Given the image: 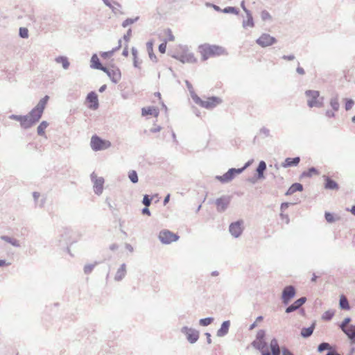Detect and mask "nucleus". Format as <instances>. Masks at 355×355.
<instances>
[{"label": "nucleus", "mask_w": 355, "mask_h": 355, "mask_svg": "<svg viewBox=\"0 0 355 355\" xmlns=\"http://www.w3.org/2000/svg\"><path fill=\"white\" fill-rule=\"evenodd\" d=\"M49 99V96H44L42 99L40 100L36 106L28 113L27 115L28 128L32 127L41 119Z\"/></svg>", "instance_id": "nucleus-1"}, {"label": "nucleus", "mask_w": 355, "mask_h": 355, "mask_svg": "<svg viewBox=\"0 0 355 355\" xmlns=\"http://www.w3.org/2000/svg\"><path fill=\"white\" fill-rule=\"evenodd\" d=\"M199 49L203 60H207L211 56L220 55L225 52L221 46L207 44L200 45Z\"/></svg>", "instance_id": "nucleus-2"}, {"label": "nucleus", "mask_w": 355, "mask_h": 355, "mask_svg": "<svg viewBox=\"0 0 355 355\" xmlns=\"http://www.w3.org/2000/svg\"><path fill=\"white\" fill-rule=\"evenodd\" d=\"M193 101L201 107L209 110L215 107L222 102L221 99L216 96L209 97L207 100L203 101L198 95L193 96Z\"/></svg>", "instance_id": "nucleus-3"}, {"label": "nucleus", "mask_w": 355, "mask_h": 355, "mask_svg": "<svg viewBox=\"0 0 355 355\" xmlns=\"http://www.w3.org/2000/svg\"><path fill=\"white\" fill-rule=\"evenodd\" d=\"M308 97L307 104L310 107H321L323 106V97L320 98V92L315 90H307L305 92Z\"/></svg>", "instance_id": "nucleus-4"}, {"label": "nucleus", "mask_w": 355, "mask_h": 355, "mask_svg": "<svg viewBox=\"0 0 355 355\" xmlns=\"http://www.w3.org/2000/svg\"><path fill=\"white\" fill-rule=\"evenodd\" d=\"M351 322L350 318H346L339 325L340 329L347 336L352 344H355V325L351 324L348 327L347 324Z\"/></svg>", "instance_id": "nucleus-5"}, {"label": "nucleus", "mask_w": 355, "mask_h": 355, "mask_svg": "<svg viewBox=\"0 0 355 355\" xmlns=\"http://www.w3.org/2000/svg\"><path fill=\"white\" fill-rule=\"evenodd\" d=\"M180 331L186 336L187 340L191 344L196 343L199 338V331L195 329L184 326L182 327Z\"/></svg>", "instance_id": "nucleus-6"}, {"label": "nucleus", "mask_w": 355, "mask_h": 355, "mask_svg": "<svg viewBox=\"0 0 355 355\" xmlns=\"http://www.w3.org/2000/svg\"><path fill=\"white\" fill-rule=\"evenodd\" d=\"M242 170L235 168H230L223 175L216 176V179L219 180L221 183H227L232 181L236 175L241 174Z\"/></svg>", "instance_id": "nucleus-7"}, {"label": "nucleus", "mask_w": 355, "mask_h": 355, "mask_svg": "<svg viewBox=\"0 0 355 355\" xmlns=\"http://www.w3.org/2000/svg\"><path fill=\"white\" fill-rule=\"evenodd\" d=\"M91 180L93 183L94 191L96 195H101L103 191L104 178L97 177L96 173L93 172L91 175Z\"/></svg>", "instance_id": "nucleus-8"}, {"label": "nucleus", "mask_w": 355, "mask_h": 355, "mask_svg": "<svg viewBox=\"0 0 355 355\" xmlns=\"http://www.w3.org/2000/svg\"><path fill=\"white\" fill-rule=\"evenodd\" d=\"M296 290L293 286H286L284 288L282 293V300L284 304L287 305L295 297Z\"/></svg>", "instance_id": "nucleus-9"}, {"label": "nucleus", "mask_w": 355, "mask_h": 355, "mask_svg": "<svg viewBox=\"0 0 355 355\" xmlns=\"http://www.w3.org/2000/svg\"><path fill=\"white\" fill-rule=\"evenodd\" d=\"M256 43L260 46L265 48L277 43V39L268 33H263L256 40Z\"/></svg>", "instance_id": "nucleus-10"}, {"label": "nucleus", "mask_w": 355, "mask_h": 355, "mask_svg": "<svg viewBox=\"0 0 355 355\" xmlns=\"http://www.w3.org/2000/svg\"><path fill=\"white\" fill-rule=\"evenodd\" d=\"M231 202V197L230 196L224 195L217 198L215 201L216 209L218 212H224L229 207Z\"/></svg>", "instance_id": "nucleus-11"}, {"label": "nucleus", "mask_w": 355, "mask_h": 355, "mask_svg": "<svg viewBox=\"0 0 355 355\" xmlns=\"http://www.w3.org/2000/svg\"><path fill=\"white\" fill-rule=\"evenodd\" d=\"M179 236L170 232L169 230H162L159 234V239L164 244H169L173 241H176Z\"/></svg>", "instance_id": "nucleus-12"}, {"label": "nucleus", "mask_w": 355, "mask_h": 355, "mask_svg": "<svg viewBox=\"0 0 355 355\" xmlns=\"http://www.w3.org/2000/svg\"><path fill=\"white\" fill-rule=\"evenodd\" d=\"M243 221L242 220L233 222L230 225L229 232L234 238L239 237L243 231Z\"/></svg>", "instance_id": "nucleus-13"}, {"label": "nucleus", "mask_w": 355, "mask_h": 355, "mask_svg": "<svg viewBox=\"0 0 355 355\" xmlns=\"http://www.w3.org/2000/svg\"><path fill=\"white\" fill-rule=\"evenodd\" d=\"M104 139H101L97 135H93L91 138L90 145L91 148L94 151H99L103 150V144Z\"/></svg>", "instance_id": "nucleus-14"}, {"label": "nucleus", "mask_w": 355, "mask_h": 355, "mask_svg": "<svg viewBox=\"0 0 355 355\" xmlns=\"http://www.w3.org/2000/svg\"><path fill=\"white\" fill-rule=\"evenodd\" d=\"M306 297H302L299 298L286 309V313H290L299 309L306 302Z\"/></svg>", "instance_id": "nucleus-15"}, {"label": "nucleus", "mask_w": 355, "mask_h": 355, "mask_svg": "<svg viewBox=\"0 0 355 355\" xmlns=\"http://www.w3.org/2000/svg\"><path fill=\"white\" fill-rule=\"evenodd\" d=\"M173 57L182 63H193L196 60L193 54L190 52H185L180 55H173Z\"/></svg>", "instance_id": "nucleus-16"}, {"label": "nucleus", "mask_w": 355, "mask_h": 355, "mask_svg": "<svg viewBox=\"0 0 355 355\" xmlns=\"http://www.w3.org/2000/svg\"><path fill=\"white\" fill-rule=\"evenodd\" d=\"M87 101L91 103L89 107L92 110H96L98 107V96L94 92H89L86 98Z\"/></svg>", "instance_id": "nucleus-17"}, {"label": "nucleus", "mask_w": 355, "mask_h": 355, "mask_svg": "<svg viewBox=\"0 0 355 355\" xmlns=\"http://www.w3.org/2000/svg\"><path fill=\"white\" fill-rule=\"evenodd\" d=\"M9 119L19 121L21 128L24 129H28L27 115L11 114L9 116Z\"/></svg>", "instance_id": "nucleus-18"}, {"label": "nucleus", "mask_w": 355, "mask_h": 355, "mask_svg": "<svg viewBox=\"0 0 355 355\" xmlns=\"http://www.w3.org/2000/svg\"><path fill=\"white\" fill-rule=\"evenodd\" d=\"M230 324L231 323H230V320L224 321L222 323V324L220 326V328L217 331L216 336L218 337H224V336H225L228 334V332H229Z\"/></svg>", "instance_id": "nucleus-19"}, {"label": "nucleus", "mask_w": 355, "mask_h": 355, "mask_svg": "<svg viewBox=\"0 0 355 355\" xmlns=\"http://www.w3.org/2000/svg\"><path fill=\"white\" fill-rule=\"evenodd\" d=\"M108 77L110 78L112 83H118L121 78V71L119 68L113 67L110 72Z\"/></svg>", "instance_id": "nucleus-20"}, {"label": "nucleus", "mask_w": 355, "mask_h": 355, "mask_svg": "<svg viewBox=\"0 0 355 355\" xmlns=\"http://www.w3.org/2000/svg\"><path fill=\"white\" fill-rule=\"evenodd\" d=\"M244 11L246 13L247 19H244L242 23V26L244 28L247 27H254V23L253 20L252 15L249 10H248L246 8H244Z\"/></svg>", "instance_id": "nucleus-21"}, {"label": "nucleus", "mask_w": 355, "mask_h": 355, "mask_svg": "<svg viewBox=\"0 0 355 355\" xmlns=\"http://www.w3.org/2000/svg\"><path fill=\"white\" fill-rule=\"evenodd\" d=\"M325 180L324 188L329 190H337L339 188L338 184L328 176L324 175Z\"/></svg>", "instance_id": "nucleus-22"}, {"label": "nucleus", "mask_w": 355, "mask_h": 355, "mask_svg": "<svg viewBox=\"0 0 355 355\" xmlns=\"http://www.w3.org/2000/svg\"><path fill=\"white\" fill-rule=\"evenodd\" d=\"M300 162V157H293V158L288 157L282 164V166L284 168H287V167H291V166H296L298 165Z\"/></svg>", "instance_id": "nucleus-23"}, {"label": "nucleus", "mask_w": 355, "mask_h": 355, "mask_svg": "<svg viewBox=\"0 0 355 355\" xmlns=\"http://www.w3.org/2000/svg\"><path fill=\"white\" fill-rule=\"evenodd\" d=\"M266 163L263 160L260 161L257 168H256L257 179L265 178L264 172L266 170Z\"/></svg>", "instance_id": "nucleus-24"}, {"label": "nucleus", "mask_w": 355, "mask_h": 355, "mask_svg": "<svg viewBox=\"0 0 355 355\" xmlns=\"http://www.w3.org/2000/svg\"><path fill=\"white\" fill-rule=\"evenodd\" d=\"M126 275V265L125 263H123L121 265L119 268L117 270L114 279L115 281L119 282L123 279V278Z\"/></svg>", "instance_id": "nucleus-25"}, {"label": "nucleus", "mask_w": 355, "mask_h": 355, "mask_svg": "<svg viewBox=\"0 0 355 355\" xmlns=\"http://www.w3.org/2000/svg\"><path fill=\"white\" fill-rule=\"evenodd\" d=\"M0 239L8 243H10V245H12V246H14L15 248L20 247L19 241L15 238L10 237V236H8L6 235H3V236H0Z\"/></svg>", "instance_id": "nucleus-26"}, {"label": "nucleus", "mask_w": 355, "mask_h": 355, "mask_svg": "<svg viewBox=\"0 0 355 355\" xmlns=\"http://www.w3.org/2000/svg\"><path fill=\"white\" fill-rule=\"evenodd\" d=\"M303 190V185L300 183L293 184L287 190L285 195L290 196L296 191H302Z\"/></svg>", "instance_id": "nucleus-27"}, {"label": "nucleus", "mask_w": 355, "mask_h": 355, "mask_svg": "<svg viewBox=\"0 0 355 355\" xmlns=\"http://www.w3.org/2000/svg\"><path fill=\"white\" fill-rule=\"evenodd\" d=\"M315 329V323H313L309 327H304L301 330V336L304 338H307L310 337Z\"/></svg>", "instance_id": "nucleus-28"}, {"label": "nucleus", "mask_w": 355, "mask_h": 355, "mask_svg": "<svg viewBox=\"0 0 355 355\" xmlns=\"http://www.w3.org/2000/svg\"><path fill=\"white\" fill-rule=\"evenodd\" d=\"M141 113L143 116L154 115L155 116H157L159 114V111L154 107H148L142 108Z\"/></svg>", "instance_id": "nucleus-29"}, {"label": "nucleus", "mask_w": 355, "mask_h": 355, "mask_svg": "<svg viewBox=\"0 0 355 355\" xmlns=\"http://www.w3.org/2000/svg\"><path fill=\"white\" fill-rule=\"evenodd\" d=\"M55 61L61 64L64 69H68L70 65L68 58L66 56H58L55 58Z\"/></svg>", "instance_id": "nucleus-30"}, {"label": "nucleus", "mask_w": 355, "mask_h": 355, "mask_svg": "<svg viewBox=\"0 0 355 355\" xmlns=\"http://www.w3.org/2000/svg\"><path fill=\"white\" fill-rule=\"evenodd\" d=\"M147 51L149 55L150 59L154 62H157V59L156 55L153 53V42L152 41H149L146 44Z\"/></svg>", "instance_id": "nucleus-31"}, {"label": "nucleus", "mask_w": 355, "mask_h": 355, "mask_svg": "<svg viewBox=\"0 0 355 355\" xmlns=\"http://www.w3.org/2000/svg\"><path fill=\"white\" fill-rule=\"evenodd\" d=\"M252 345L261 352L265 351L264 349L267 347V343L265 340H254L252 343Z\"/></svg>", "instance_id": "nucleus-32"}, {"label": "nucleus", "mask_w": 355, "mask_h": 355, "mask_svg": "<svg viewBox=\"0 0 355 355\" xmlns=\"http://www.w3.org/2000/svg\"><path fill=\"white\" fill-rule=\"evenodd\" d=\"M90 67L93 69H98L102 67V64L100 62L99 58L96 54H94L91 58V65Z\"/></svg>", "instance_id": "nucleus-33"}, {"label": "nucleus", "mask_w": 355, "mask_h": 355, "mask_svg": "<svg viewBox=\"0 0 355 355\" xmlns=\"http://www.w3.org/2000/svg\"><path fill=\"white\" fill-rule=\"evenodd\" d=\"M329 104L334 112L338 111L339 107H340V104L338 102V94H336L334 96H332L331 98Z\"/></svg>", "instance_id": "nucleus-34"}, {"label": "nucleus", "mask_w": 355, "mask_h": 355, "mask_svg": "<svg viewBox=\"0 0 355 355\" xmlns=\"http://www.w3.org/2000/svg\"><path fill=\"white\" fill-rule=\"evenodd\" d=\"M121 40H119L118 46L114 48L111 51L101 53V56L105 59L111 57L115 51H116L117 50H119L121 48Z\"/></svg>", "instance_id": "nucleus-35"}, {"label": "nucleus", "mask_w": 355, "mask_h": 355, "mask_svg": "<svg viewBox=\"0 0 355 355\" xmlns=\"http://www.w3.org/2000/svg\"><path fill=\"white\" fill-rule=\"evenodd\" d=\"M339 305L340 309L343 310H349L350 309V306L347 297L344 295H341L339 301Z\"/></svg>", "instance_id": "nucleus-36"}, {"label": "nucleus", "mask_w": 355, "mask_h": 355, "mask_svg": "<svg viewBox=\"0 0 355 355\" xmlns=\"http://www.w3.org/2000/svg\"><path fill=\"white\" fill-rule=\"evenodd\" d=\"M325 350H328V352H329L330 350H335V349L331 347V346L329 345V343H325V342L320 343L318 346V352L321 353Z\"/></svg>", "instance_id": "nucleus-37"}, {"label": "nucleus", "mask_w": 355, "mask_h": 355, "mask_svg": "<svg viewBox=\"0 0 355 355\" xmlns=\"http://www.w3.org/2000/svg\"><path fill=\"white\" fill-rule=\"evenodd\" d=\"M48 125L49 123L46 121H42L37 128V134L40 136L44 135V130L47 128Z\"/></svg>", "instance_id": "nucleus-38"}, {"label": "nucleus", "mask_w": 355, "mask_h": 355, "mask_svg": "<svg viewBox=\"0 0 355 355\" xmlns=\"http://www.w3.org/2000/svg\"><path fill=\"white\" fill-rule=\"evenodd\" d=\"M128 178L132 183H134V184L137 183L139 181V179H138V175H137V171L135 170L130 171L128 172Z\"/></svg>", "instance_id": "nucleus-39"}, {"label": "nucleus", "mask_w": 355, "mask_h": 355, "mask_svg": "<svg viewBox=\"0 0 355 355\" xmlns=\"http://www.w3.org/2000/svg\"><path fill=\"white\" fill-rule=\"evenodd\" d=\"M214 321V318L212 317H207L205 318H202L199 320L200 325L202 327H207L211 324Z\"/></svg>", "instance_id": "nucleus-40"}, {"label": "nucleus", "mask_w": 355, "mask_h": 355, "mask_svg": "<svg viewBox=\"0 0 355 355\" xmlns=\"http://www.w3.org/2000/svg\"><path fill=\"white\" fill-rule=\"evenodd\" d=\"M270 352L281 350L278 341L276 338H272L270 343Z\"/></svg>", "instance_id": "nucleus-41"}, {"label": "nucleus", "mask_w": 355, "mask_h": 355, "mask_svg": "<svg viewBox=\"0 0 355 355\" xmlns=\"http://www.w3.org/2000/svg\"><path fill=\"white\" fill-rule=\"evenodd\" d=\"M319 173L315 167H311L307 171H304L302 174V176L311 177L313 175H318Z\"/></svg>", "instance_id": "nucleus-42"}, {"label": "nucleus", "mask_w": 355, "mask_h": 355, "mask_svg": "<svg viewBox=\"0 0 355 355\" xmlns=\"http://www.w3.org/2000/svg\"><path fill=\"white\" fill-rule=\"evenodd\" d=\"M334 315V311H333L331 310H328L322 314V318L324 320L329 321L332 319Z\"/></svg>", "instance_id": "nucleus-43"}, {"label": "nucleus", "mask_w": 355, "mask_h": 355, "mask_svg": "<svg viewBox=\"0 0 355 355\" xmlns=\"http://www.w3.org/2000/svg\"><path fill=\"white\" fill-rule=\"evenodd\" d=\"M97 264L96 262H95L94 263H91V264H86L85 266H84V268H83V270H84V273L86 274V275H89L90 274L92 270H94V267L96 266V265Z\"/></svg>", "instance_id": "nucleus-44"}, {"label": "nucleus", "mask_w": 355, "mask_h": 355, "mask_svg": "<svg viewBox=\"0 0 355 355\" xmlns=\"http://www.w3.org/2000/svg\"><path fill=\"white\" fill-rule=\"evenodd\" d=\"M139 19V17H137L135 18H128L126 19L125 20H124L122 23V26L123 28H125L127 27L129 25H131L132 24H134L135 22H136L137 21H138Z\"/></svg>", "instance_id": "nucleus-45"}, {"label": "nucleus", "mask_w": 355, "mask_h": 355, "mask_svg": "<svg viewBox=\"0 0 355 355\" xmlns=\"http://www.w3.org/2000/svg\"><path fill=\"white\" fill-rule=\"evenodd\" d=\"M19 35L20 37L26 39L28 37V30L25 27H21L19 30Z\"/></svg>", "instance_id": "nucleus-46"}, {"label": "nucleus", "mask_w": 355, "mask_h": 355, "mask_svg": "<svg viewBox=\"0 0 355 355\" xmlns=\"http://www.w3.org/2000/svg\"><path fill=\"white\" fill-rule=\"evenodd\" d=\"M345 108L347 111L350 110L354 105V101L352 98H345Z\"/></svg>", "instance_id": "nucleus-47"}, {"label": "nucleus", "mask_w": 355, "mask_h": 355, "mask_svg": "<svg viewBox=\"0 0 355 355\" xmlns=\"http://www.w3.org/2000/svg\"><path fill=\"white\" fill-rule=\"evenodd\" d=\"M222 12L224 13H232L237 15L239 13V10L235 7L228 6L223 9Z\"/></svg>", "instance_id": "nucleus-48"}, {"label": "nucleus", "mask_w": 355, "mask_h": 355, "mask_svg": "<svg viewBox=\"0 0 355 355\" xmlns=\"http://www.w3.org/2000/svg\"><path fill=\"white\" fill-rule=\"evenodd\" d=\"M261 18L263 21H268L272 20V16L266 10H262L261 12Z\"/></svg>", "instance_id": "nucleus-49"}, {"label": "nucleus", "mask_w": 355, "mask_h": 355, "mask_svg": "<svg viewBox=\"0 0 355 355\" xmlns=\"http://www.w3.org/2000/svg\"><path fill=\"white\" fill-rule=\"evenodd\" d=\"M266 336V331L263 329H260L257 331L256 335L255 340H265L264 338Z\"/></svg>", "instance_id": "nucleus-50"}, {"label": "nucleus", "mask_w": 355, "mask_h": 355, "mask_svg": "<svg viewBox=\"0 0 355 355\" xmlns=\"http://www.w3.org/2000/svg\"><path fill=\"white\" fill-rule=\"evenodd\" d=\"M151 202H152V198L150 197V196L146 195V194L144 196L142 203L146 207H149L150 205V204H151Z\"/></svg>", "instance_id": "nucleus-51"}, {"label": "nucleus", "mask_w": 355, "mask_h": 355, "mask_svg": "<svg viewBox=\"0 0 355 355\" xmlns=\"http://www.w3.org/2000/svg\"><path fill=\"white\" fill-rule=\"evenodd\" d=\"M185 83H186L187 89H189V91L190 92L191 96L193 98V96H194V95H197V94L194 92L193 86L189 81L185 80Z\"/></svg>", "instance_id": "nucleus-52"}, {"label": "nucleus", "mask_w": 355, "mask_h": 355, "mask_svg": "<svg viewBox=\"0 0 355 355\" xmlns=\"http://www.w3.org/2000/svg\"><path fill=\"white\" fill-rule=\"evenodd\" d=\"M324 217L328 223H333L335 220L334 215L329 212H325Z\"/></svg>", "instance_id": "nucleus-53"}, {"label": "nucleus", "mask_w": 355, "mask_h": 355, "mask_svg": "<svg viewBox=\"0 0 355 355\" xmlns=\"http://www.w3.org/2000/svg\"><path fill=\"white\" fill-rule=\"evenodd\" d=\"M260 133L263 135L264 137H270V130L268 129L267 128L263 127L262 128H261Z\"/></svg>", "instance_id": "nucleus-54"}, {"label": "nucleus", "mask_w": 355, "mask_h": 355, "mask_svg": "<svg viewBox=\"0 0 355 355\" xmlns=\"http://www.w3.org/2000/svg\"><path fill=\"white\" fill-rule=\"evenodd\" d=\"M103 1V3L107 6L109 7L112 11L114 13H116V9L115 7H114L112 3H110V1L109 0H102Z\"/></svg>", "instance_id": "nucleus-55"}, {"label": "nucleus", "mask_w": 355, "mask_h": 355, "mask_svg": "<svg viewBox=\"0 0 355 355\" xmlns=\"http://www.w3.org/2000/svg\"><path fill=\"white\" fill-rule=\"evenodd\" d=\"M166 41L159 45L158 49L161 53H164L166 52Z\"/></svg>", "instance_id": "nucleus-56"}, {"label": "nucleus", "mask_w": 355, "mask_h": 355, "mask_svg": "<svg viewBox=\"0 0 355 355\" xmlns=\"http://www.w3.org/2000/svg\"><path fill=\"white\" fill-rule=\"evenodd\" d=\"M282 355H294L288 348L284 347L282 348Z\"/></svg>", "instance_id": "nucleus-57"}, {"label": "nucleus", "mask_w": 355, "mask_h": 355, "mask_svg": "<svg viewBox=\"0 0 355 355\" xmlns=\"http://www.w3.org/2000/svg\"><path fill=\"white\" fill-rule=\"evenodd\" d=\"M291 205L290 202H283L281 205L280 209L282 212H284Z\"/></svg>", "instance_id": "nucleus-58"}, {"label": "nucleus", "mask_w": 355, "mask_h": 355, "mask_svg": "<svg viewBox=\"0 0 355 355\" xmlns=\"http://www.w3.org/2000/svg\"><path fill=\"white\" fill-rule=\"evenodd\" d=\"M167 34H168V40L169 41H174L175 40V37L173 35L172 31H171V29H167Z\"/></svg>", "instance_id": "nucleus-59"}, {"label": "nucleus", "mask_w": 355, "mask_h": 355, "mask_svg": "<svg viewBox=\"0 0 355 355\" xmlns=\"http://www.w3.org/2000/svg\"><path fill=\"white\" fill-rule=\"evenodd\" d=\"M111 142L107 140H104V143L103 144V150L107 149L111 146Z\"/></svg>", "instance_id": "nucleus-60"}, {"label": "nucleus", "mask_w": 355, "mask_h": 355, "mask_svg": "<svg viewBox=\"0 0 355 355\" xmlns=\"http://www.w3.org/2000/svg\"><path fill=\"white\" fill-rule=\"evenodd\" d=\"M98 70H101V71H104L105 73H106V74L107 76H109L110 72L112 70V69H109V68L102 65V67L100 69H98Z\"/></svg>", "instance_id": "nucleus-61"}, {"label": "nucleus", "mask_w": 355, "mask_h": 355, "mask_svg": "<svg viewBox=\"0 0 355 355\" xmlns=\"http://www.w3.org/2000/svg\"><path fill=\"white\" fill-rule=\"evenodd\" d=\"M325 115L329 118H332L335 116V113L334 110H327L325 112Z\"/></svg>", "instance_id": "nucleus-62"}, {"label": "nucleus", "mask_w": 355, "mask_h": 355, "mask_svg": "<svg viewBox=\"0 0 355 355\" xmlns=\"http://www.w3.org/2000/svg\"><path fill=\"white\" fill-rule=\"evenodd\" d=\"M131 33H132V30L130 28L128 29V31H127V33L125 35H124L123 39L126 41H128L130 39V37L131 35Z\"/></svg>", "instance_id": "nucleus-63"}, {"label": "nucleus", "mask_w": 355, "mask_h": 355, "mask_svg": "<svg viewBox=\"0 0 355 355\" xmlns=\"http://www.w3.org/2000/svg\"><path fill=\"white\" fill-rule=\"evenodd\" d=\"M326 355H340L336 350H330L329 351Z\"/></svg>", "instance_id": "nucleus-64"}]
</instances>
